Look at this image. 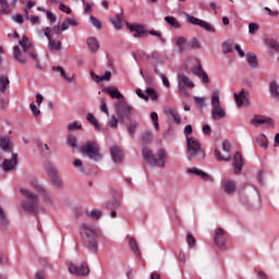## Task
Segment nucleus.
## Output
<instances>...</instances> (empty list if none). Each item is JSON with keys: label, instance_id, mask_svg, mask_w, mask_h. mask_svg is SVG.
I'll return each mask as SVG.
<instances>
[{"label": "nucleus", "instance_id": "obj_1", "mask_svg": "<svg viewBox=\"0 0 279 279\" xmlns=\"http://www.w3.org/2000/svg\"><path fill=\"white\" fill-rule=\"evenodd\" d=\"M19 45L22 47L23 52L19 46L13 47V58L16 60V62L20 64H26V62L29 60L27 56H29L34 62H38V54L36 53V49L27 36L24 35L22 40L19 41Z\"/></svg>", "mask_w": 279, "mask_h": 279}, {"label": "nucleus", "instance_id": "obj_2", "mask_svg": "<svg viewBox=\"0 0 279 279\" xmlns=\"http://www.w3.org/2000/svg\"><path fill=\"white\" fill-rule=\"evenodd\" d=\"M192 129L191 125H185V141L187 147V160L201 161L206 157V153L199 147V142L197 138L191 137Z\"/></svg>", "mask_w": 279, "mask_h": 279}, {"label": "nucleus", "instance_id": "obj_3", "mask_svg": "<svg viewBox=\"0 0 279 279\" xmlns=\"http://www.w3.org/2000/svg\"><path fill=\"white\" fill-rule=\"evenodd\" d=\"M80 235L83 236L85 248L97 252V239L100 238V230L95 226L83 223V226L80 227Z\"/></svg>", "mask_w": 279, "mask_h": 279}, {"label": "nucleus", "instance_id": "obj_4", "mask_svg": "<svg viewBox=\"0 0 279 279\" xmlns=\"http://www.w3.org/2000/svg\"><path fill=\"white\" fill-rule=\"evenodd\" d=\"M142 156L144 158V161L147 162V165H150L153 167L157 168H165L166 167V150L162 148L157 150V154L150 153V149L147 147H144L142 149Z\"/></svg>", "mask_w": 279, "mask_h": 279}, {"label": "nucleus", "instance_id": "obj_5", "mask_svg": "<svg viewBox=\"0 0 279 279\" xmlns=\"http://www.w3.org/2000/svg\"><path fill=\"white\" fill-rule=\"evenodd\" d=\"M113 109H116L117 117L110 118V128H117V123L129 120L132 116V105H129V102L120 101L113 105Z\"/></svg>", "mask_w": 279, "mask_h": 279}, {"label": "nucleus", "instance_id": "obj_6", "mask_svg": "<svg viewBox=\"0 0 279 279\" xmlns=\"http://www.w3.org/2000/svg\"><path fill=\"white\" fill-rule=\"evenodd\" d=\"M21 196H24V201L21 202V208L26 214L36 213V208H38V196L26 189H21Z\"/></svg>", "mask_w": 279, "mask_h": 279}, {"label": "nucleus", "instance_id": "obj_7", "mask_svg": "<svg viewBox=\"0 0 279 279\" xmlns=\"http://www.w3.org/2000/svg\"><path fill=\"white\" fill-rule=\"evenodd\" d=\"M80 151L83 153L85 157H88L90 160H100L99 147L95 141L85 142L83 147L80 148Z\"/></svg>", "mask_w": 279, "mask_h": 279}, {"label": "nucleus", "instance_id": "obj_8", "mask_svg": "<svg viewBox=\"0 0 279 279\" xmlns=\"http://www.w3.org/2000/svg\"><path fill=\"white\" fill-rule=\"evenodd\" d=\"M211 106H213V110H211L213 121L225 119V109L221 108V102L220 100H218V90H213Z\"/></svg>", "mask_w": 279, "mask_h": 279}, {"label": "nucleus", "instance_id": "obj_9", "mask_svg": "<svg viewBox=\"0 0 279 279\" xmlns=\"http://www.w3.org/2000/svg\"><path fill=\"white\" fill-rule=\"evenodd\" d=\"M185 20H186V23H190V25H197L202 29H205L206 32H210L211 34H215V32H217V29L213 26V24L204 20H201L198 17H195L193 15H190L189 13H185Z\"/></svg>", "mask_w": 279, "mask_h": 279}, {"label": "nucleus", "instance_id": "obj_10", "mask_svg": "<svg viewBox=\"0 0 279 279\" xmlns=\"http://www.w3.org/2000/svg\"><path fill=\"white\" fill-rule=\"evenodd\" d=\"M46 174H48V178L51 179V186L54 189L63 187V181L60 180L58 169H56L54 166H51V163H46Z\"/></svg>", "mask_w": 279, "mask_h": 279}, {"label": "nucleus", "instance_id": "obj_11", "mask_svg": "<svg viewBox=\"0 0 279 279\" xmlns=\"http://www.w3.org/2000/svg\"><path fill=\"white\" fill-rule=\"evenodd\" d=\"M194 89V83L191 82V80L187 78V76L181 74L179 75V95H182V97H191V94L187 93V89Z\"/></svg>", "mask_w": 279, "mask_h": 279}, {"label": "nucleus", "instance_id": "obj_12", "mask_svg": "<svg viewBox=\"0 0 279 279\" xmlns=\"http://www.w3.org/2000/svg\"><path fill=\"white\" fill-rule=\"evenodd\" d=\"M29 187L36 193L43 194L44 199H46V205L51 206L54 205V197L45 193V187L41 186L40 183L36 179L29 180Z\"/></svg>", "mask_w": 279, "mask_h": 279}, {"label": "nucleus", "instance_id": "obj_13", "mask_svg": "<svg viewBox=\"0 0 279 279\" xmlns=\"http://www.w3.org/2000/svg\"><path fill=\"white\" fill-rule=\"evenodd\" d=\"M126 28L133 34L134 38H145L147 36V28L143 24H130L126 22Z\"/></svg>", "mask_w": 279, "mask_h": 279}, {"label": "nucleus", "instance_id": "obj_14", "mask_svg": "<svg viewBox=\"0 0 279 279\" xmlns=\"http://www.w3.org/2000/svg\"><path fill=\"white\" fill-rule=\"evenodd\" d=\"M222 151H225V155H221V151H218L217 149L214 150V155H216V160L228 162V160H231V156L228 154L231 153V143L228 141L222 142Z\"/></svg>", "mask_w": 279, "mask_h": 279}, {"label": "nucleus", "instance_id": "obj_15", "mask_svg": "<svg viewBox=\"0 0 279 279\" xmlns=\"http://www.w3.org/2000/svg\"><path fill=\"white\" fill-rule=\"evenodd\" d=\"M234 104L238 108L250 106V93L243 89L240 93H234Z\"/></svg>", "mask_w": 279, "mask_h": 279}, {"label": "nucleus", "instance_id": "obj_16", "mask_svg": "<svg viewBox=\"0 0 279 279\" xmlns=\"http://www.w3.org/2000/svg\"><path fill=\"white\" fill-rule=\"evenodd\" d=\"M68 270L70 274L76 275V276H85L88 275V265L85 263L80 264V266L68 264Z\"/></svg>", "mask_w": 279, "mask_h": 279}, {"label": "nucleus", "instance_id": "obj_17", "mask_svg": "<svg viewBox=\"0 0 279 279\" xmlns=\"http://www.w3.org/2000/svg\"><path fill=\"white\" fill-rule=\"evenodd\" d=\"M45 36L48 38V47L50 51H60L62 49V44L51 39V27L47 26L45 28Z\"/></svg>", "mask_w": 279, "mask_h": 279}, {"label": "nucleus", "instance_id": "obj_18", "mask_svg": "<svg viewBox=\"0 0 279 279\" xmlns=\"http://www.w3.org/2000/svg\"><path fill=\"white\" fill-rule=\"evenodd\" d=\"M183 66L185 71H202V63L197 58H189L184 63Z\"/></svg>", "mask_w": 279, "mask_h": 279}, {"label": "nucleus", "instance_id": "obj_19", "mask_svg": "<svg viewBox=\"0 0 279 279\" xmlns=\"http://www.w3.org/2000/svg\"><path fill=\"white\" fill-rule=\"evenodd\" d=\"M213 243L216 244V247H225V230H222L221 228L216 229V233H214L213 236Z\"/></svg>", "mask_w": 279, "mask_h": 279}, {"label": "nucleus", "instance_id": "obj_20", "mask_svg": "<svg viewBox=\"0 0 279 279\" xmlns=\"http://www.w3.org/2000/svg\"><path fill=\"white\" fill-rule=\"evenodd\" d=\"M14 167H17V154H11V160L2 161V170H5V172L11 171Z\"/></svg>", "mask_w": 279, "mask_h": 279}, {"label": "nucleus", "instance_id": "obj_21", "mask_svg": "<svg viewBox=\"0 0 279 279\" xmlns=\"http://www.w3.org/2000/svg\"><path fill=\"white\" fill-rule=\"evenodd\" d=\"M110 159L113 160V163L122 162V149L119 146H110Z\"/></svg>", "mask_w": 279, "mask_h": 279}, {"label": "nucleus", "instance_id": "obj_22", "mask_svg": "<svg viewBox=\"0 0 279 279\" xmlns=\"http://www.w3.org/2000/svg\"><path fill=\"white\" fill-rule=\"evenodd\" d=\"M163 114L166 116V119L171 120L175 124H180L181 123V117L178 116V111H175V109L166 108L163 110Z\"/></svg>", "mask_w": 279, "mask_h": 279}, {"label": "nucleus", "instance_id": "obj_23", "mask_svg": "<svg viewBox=\"0 0 279 279\" xmlns=\"http://www.w3.org/2000/svg\"><path fill=\"white\" fill-rule=\"evenodd\" d=\"M187 174H194L201 178L202 180L209 182L213 181V177H209V174H206V172H203L202 170L197 168H187Z\"/></svg>", "mask_w": 279, "mask_h": 279}, {"label": "nucleus", "instance_id": "obj_24", "mask_svg": "<svg viewBox=\"0 0 279 279\" xmlns=\"http://www.w3.org/2000/svg\"><path fill=\"white\" fill-rule=\"evenodd\" d=\"M231 167H234V174H240V169L243 167V157L240 156V153H234L233 163Z\"/></svg>", "mask_w": 279, "mask_h": 279}, {"label": "nucleus", "instance_id": "obj_25", "mask_svg": "<svg viewBox=\"0 0 279 279\" xmlns=\"http://www.w3.org/2000/svg\"><path fill=\"white\" fill-rule=\"evenodd\" d=\"M266 46L269 49L268 53H270V56H274V53H278L279 51L278 40L268 38L266 39Z\"/></svg>", "mask_w": 279, "mask_h": 279}, {"label": "nucleus", "instance_id": "obj_26", "mask_svg": "<svg viewBox=\"0 0 279 279\" xmlns=\"http://www.w3.org/2000/svg\"><path fill=\"white\" fill-rule=\"evenodd\" d=\"M87 47L90 51V53H96V51H99V41L95 37H88L86 39Z\"/></svg>", "mask_w": 279, "mask_h": 279}, {"label": "nucleus", "instance_id": "obj_27", "mask_svg": "<svg viewBox=\"0 0 279 279\" xmlns=\"http://www.w3.org/2000/svg\"><path fill=\"white\" fill-rule=\"evenodd\" d=\"M268 93L271 94V98L278 100L279 104V84L271 82L268 84Z\"/></svg>", "mask_w": 279, "mask_h": 279}, {"label": "nucleus", "instance_id": "obj_28", "mask_svg": "<svg viewBox=\"0 0 279 279\" xmlns=\"http://www.w3.org/2000/svg\"><path fill=\"white\" fill-rule=\"evenodd\" d=\"M58 73L64 82L73 83L76 81V74H73L72 71H59Z\"/></svg>", "mask_w": 279, "mask_h": 279}, {"label": "nucleus", "instance_id": "obj_29", "mask_svg": "<svg viewBox=\"0 0 279 279\" xmlns=\"http://www.w3.org/2000/svg\"><path fill=\"white\" fill-rule=\"evenodd\" d=\"M114 29H123V13L117 14L110 19Z\"/></svg>", "mask_w": 279, "mask_h": 279}, {"label": "nucleus", "instance_id": "obj_30", "mask_svg": "<svg viewBox=\"0 0 279 279\" xmlns=\"http://www.w3.org/2000/svg\"><path fill=\"white\" fill-rule=\"evenodd\" d=\"M245 58L251 69H256V66H258V58L256 57V53L247 52Z\"/></svg>", "mask_w": 279, "mask_h": 279}, {"label": "nucleus", "instance_id": "obj_31", "mask_svg": "<svg viewBox=\"0 0 279 279\" xmlns=\"http://www.w3.org/2000/svg\"><path fill=\"white\" fill-rule=\"evenodd\" d=\"M252 123L253 126H258L263 124L271 125V119L262 116H256L255 118H253Z\"/></svg>", "mask_w": 279, "mask_h": 279}, {"label": "nucleus", "instance_id": "obj_32", "mask_svg": "<svg viewBox=\"0 0 279 279\" xmlns=\"http://www.w3.org/2000/svg\"><path fill=\"white\" fill-rule=\"evenodd\" d=\"M88 73H90L92 81H94L95 83L110 81V72H106L105 75H97L95 74V72H88Z\"/></svg>", "mask_w": 279, "mask_h": 279}, {"label": "nucleus", "instance_id": "obj_33", "mask_svg": "<svg viewBox=\"0 0 279 279\" xmlns=\"http://www.w3.org/2000/svg\"><path fill=\"white\" fill-rule=\"evenodd\" d=\"M222 190L225 194H228V195L234 194V190H235L234 181H231V180L225 181L222 185Z\"/></svg>", "mask_w": 279, "mask_h": 279}, {"label": "nucleus", "instance_id": "obj_34", "mask_svg": "<svg viewBox=\"0 0 279 279\" xmlns=\"http://www.w3.org/2000/svg\"><path fill=\"white\" fill-rule=\"evenodd\" d=\"M165 21L168 25H170V27H173V29H180L182 27V25H180V22L178 21V19H175L173 16H166Z\"/></svg>", "mask_w": 279, "mask_h": 279}, {"label": "nucleus", "instance_id": "obj_35", "mask_svg": "<svg viewBox=\"0 0 279 279\" xmlns=\"http://www.w3.org/2000/svg\"><path fill=\"white\" fill-rule=\"evenodd\" d=\"M133 58L137 62H143V60H148L149 56L143 50H137L133 53Z\"/></svg>", "mask_w": 279, "mask_h": 279}, {"label": "nucleus", "instance_id": "obj_36", "mask_svg": "<svg viewBox=\"0 0 279 279\" xmlns=\"http://www.w3.org/2000/svg\"><path fill=\"white\" fill-rule=\"evenodd\" d=\"M107 95H109L110 98L119 99L120 101H117V104H119V102H124L125 104V100H122V94H119V90L116 89V88L107 89Z\"/></svg>", "mask_w": 279, "mask_h": 279}, {"label": "nucleus", "instance_id": "obj_37", "mask_svg": "<svg viewBox=\"0 0 279 279\" xmlns=\"http://www.w3.org/2000/svg\"><path fill=\"white\" fill-rule=\"evenodd\" d=\"M175 45L180 53H182L186 47V38L184 37H177Z\"/></svg>", "mask_w": 279, "mask_h": 279}, {"label": "nucleus", "instance_id": "obj_38", "mask_svg": "<svg viewBox=\"0 0 279 279\" xmlns=\"http://www.w3.org/2000/svg\"><path fill=\"white\" fill-rule=\"evenodd\" d=\"M138 73H142V78H144V83H146L147 85L154 84V75H151L150 72L142 71Z\"/></svg>", "mask_w": 279, "mask_h": 279}, {"label": "nucleus", "instance_id": "obj_39", "mask_svg": "<svg viewBox=\"0 0 279 279\" xmlns=\"http://www.w3.org/2000/svg\"><path fill=\"white\" fill-rule=\"evenodd\" d=\"M85 121H88V123H90L92 126H95V131L100 130V125L97 124V120L95 119V116H92V113H88L87 116H85Z\"/></svg>", "mask_w": 279, "mask_h": 279}, {"label": "nucleus", "instance_id": "obj_40", "mask_svg": "<svg viewBox=\"0 0 279 279\" xmlns=\"http://www.w3.org/2000/svg\"><path fill=\"white\" fill-rule=\"evenodd\" d=\"M54 34H61L62 32H66L69 29V23H66V20H64L61 25H58L57 27L52 28Z\"/></svg>", "mask_w": 279, "mask_h": 279}, {"label": "nucleus", "instance_id": "obj_41", "mask_svg": "<svg viewBox=\"0 0 279 279\" xmlns=\"http://www.w3.org/2000/svg\"><path fill=\"white\" fill-rule=\"evenodd\" d=\"M256 144L263 147V149L268 148V138L265 135L256 136Z\"/></svg>", "mask_w": 279, "mask_h": 279}, {"label": "nucleus", "instance_id": "obj_42", "mask_svg": "<svg viewBox=\"0 0 279 279\" xmlns=\"http://www.w3.org/2000/svg\"><path fill=\"white\" fill-rule=\"evenodd\" d=\"M129 248L132 250V254H135V256L141 255V252L137 250V242H135V239H129Z\"/></svg>", "mask_w": 279, "mask_h": 279}, {"label": "nucleus", "instance_id": "obj_43", "mask_svg": "<svg viewBox=\"0 0 279 279\" xmlns=\"http://www.w3.org/2000/svg\"><path fill=\"white\" fill-rule=\"evenodd\" d=\"M187 46L190 47V49H202V44H199V40H197V38L190 39Z\"/></svg>", "mask_w": 279, "mask_h": 279}, {"label": "nucleus", "instance_id": "obj_44", "mask_svg": "<svg viewBox=\"0 0 279 279\" xmlns=\"http://www.w3.org/2000/svg\"><path fill=\"white\" fill-rule=\"evenodd\" d=\"M107 210H117L119 208V201L110 199L106 205Z\"/></svg>", "mask_w": 279, "mask_h": 279}, {"label": "nucleus", "instance_id": "obj_45", "mask_svg": "<svg viewBox=\"0 0 279 279\" xmlns=\"http://www.w3.org/2000/svg\"><path fill=\"white\" fill-rule=\"evenodd\" d=\"M10 143H11V140L8 137L0 138V147H2V150L8 151V149H10L11 147Z\"/></svg>", "mask_w": 279, "mask_h": 279}, {"label": "nucleus", "instance_id": "obj_46", "mask_svg": "<svg viewBox=\"0 0 279 279\" xmlns=\"http://www.w3.org/2000/svg\"><path fill=\"white\" fill-rule=\"evenodd\" d=\"M9 84H10V81H8V77L5 76L0 77V93H4L8 89Z\"/></svg>", "mask_w": 279, "mask_h": 279}, {"label": "nucleus", "instance_id": "obj_47", "mask_svg": "<svg viewBox=\"0 0 279 279\" xmlns=\"http://www.w3.org/2000/svg\"><path fill=\"white\" fill-rule=\"evenodd\" d=\"M144 97L150 98V100L156 101V92L154 90V88H147L144 89Z\"/></svg>", "mask_w": 279, "mask_h": 279}, {"label": "nucleus", "instance_id": "obj_48", "mask_svg": "<svg viewBox=\"0 0 279 279\" xmlns=\"http://www.w3.org/2000/svg\"><path fill=\"white\" fill-rule=\"evenodd\" d=\"M8 8H10V4H8V1L0 0V14H8L10 11H8Z\"/></svg>", "mask_w": 279, "mask_h": 279}, {"label": "nucleus", "instance_id": "obj_49", "mask_svg": "<svg viewBox=\"0 0 279 279\" xmlns=\"http://www.w3.org/2000/svg\"><path fill=\"white\" fill-rule=\"evenodd\" d=\"M153 140H154V135H151L150 132H144L142 134V143L150 144V141Z\"/></svg>", "mask_w": 279, "mask_h": 279}, {"label": "nucleus", "instance_id": "obj_50", "mask_svg": "<svg viewBox=\"0 0 279 279\" xmlns=\"http://www.w3.org/2000/svg\"><path fill=\"white\" fill-rule=\"evenodd\" d=\"M8 227V217L4 215V211L1 210L0 207V228H5Z\"/></svg>", "mask_w": 279, "mask_h": 279}, {"label": "nucleus", "instance_id": "obj_51", "mask_svg": "<svg viewBox=\"0 0 279 279\" xmlns=\"http://www.w3.org/2000/svg\"><path fill=\"white\" fill-rule=\"evenodd\" d=\"M26 19L31 20L32 25H36L37 23H40V17L39 16H31L29 17V11L27 9L24 10Z\"/></svg>", "mask_w": 279, "mask_h": 279}, {"label": "nucleus", "instance_id": "obj_52", "mask_svg": "<svg viewBox=\"0 0 279 279\" xmlns=\"http://www.w3.org/2000/svg\"><path fill=\"white\" fill-rule=\"evenodd\" d=\"M222 52L223 53H232V43L230 41H225L222 43Z\"/></svg>", "mask_w": 279, "mask_h": 279}, {"label": "nucleus", "instance_id": "obj_53", "mask_svg": "<svg viewBox=\"0 0 279 279\" xmlns=\"http://www.w3.org/2000/svg\"><path fill=\"white\" fill-rule=\"evenodd\" d=\"M89 21L96 29H101V22L97 17L89 15Z\"/></svg>", "mask_w": 279, "mask_h": 279}, {"label": "nucleus", "instance_id": "obj_54", "mask_svg": "<svg viewBox=\"0 0 279 279\" xmlns=\"http://www.w3.org/2000/svg\"><path fill=\"white\" fill-rule=\"evenodd\" d=\"M85 216H88V218L97 220V218H100V210L85 211Z\"/></svg>", "mask_w": 279, "mask_h": 279}, {"label": "nucleus", "instance_id": "obj_55", "mask_svg": "<svg viewBox=\"0 0 279 279\" xmlns=\"http://www.w3.org/2000/svg\"><path fill=\"white\" fill-rule=\"evenodd\" d=\"M77 130H82V124H78V122H70V124H68V131L72 132Z\"/></svg>", "mask_w": 279, "mask_h": 279}, {"label": "nucleus", "instance_id": "obj_56", "mask_svg": "<svg viewBox=\"0 0 279 279\" xmlns=\"http://www.w3.org/2000/svg\"><path fill=\"white\" fill-rule=\"evenodd\" d=\"M194 73H197V77H201V81L204 82V84L209 83V76L206 75V72L197 71Z\"/></svg>", "mask_w": 279, "mask_h": 279}, {"label": "nucleus", "instance_id": "obj_57", "mask_svg": "<svg viewBox=\"0 0 279 279\" xmlns=\"http://www.w3.org/2000/svg\"><path fill=\"white\" fill-rule=\"evenodd\" d=\"M65 21L69 27H77V25H80V23L77 22V20H75V17H65Z\"/></svg>", "mask_w": 279, "mask_h": 279}, {"label": "nucleus", "instance_id": "obj_58", "mask_svg": "<svg viewBox=\"0 0 279 279\" xmlns=\"http://www.w3.org/2000/svg\"><path fill=\"white\" fill-rule=\"evenodd\" d=\"M259 26L256 23H250L248 24V34L253 35L256 34V32H258Z\"/></svg>", "mask_w": 279, "mask_h": 279}, {"label": "nucleus", "instance_id": "obj_59", "mask_svg": "<svg viewBox=\"0 0 279 279\" xmlns=\"http://www.w3.org/2000/svg\"><path fill=\"white\" fill-rule=\"evenodd\" d=\"M60 12H64L65 14H71V8L62 2H59Z\"/></svg>", "mask_w": 279, "mask_h": 279}, {"label": "nucleus", "instance_id": "obj_60", "mask_svg": "<svg viewBox=\"0 0 279 279\" xmlns=\"http://www.w3.org/2000/svg\"><path fill=\"white\" fill-rule=\"evenodd\" d=\"M264 12H266V14L268 16H272V19H278L279 12L278 11H271V9L265 7L264 8Z\"/></svg>", "mask_w": 279, "mask_h": 279}, {"label": "nucleus", "instance_id": "obj_61", "mask_svg": "<svg viewBox=\"0 0 279 279\" xmlns=\"http://www.w3.org/2000/svg\"><path fill=\"white\" fill-rule=\"evenodd\" d=\"M73 168L80 169V173H85V169L82 168V160H73Z\"/></svg>", "mask_w": 279, "mask_h": 279}, {"label": "nucleus", "instance_id": "obj_62", "mask_svg": "<svg viewBox=\"0 0 279 279\" xmlns=\"http://www.w3.org/2000/svg\"><path fill=\"white\" fill-rule=\"evenodd\" d=\"M68 145L72 148H76V137L73 135H68Z\"/></svg>", "mask_w": 279, "mask_h": 279}, {"label": "nucleus", "instance_id": "obj_63", "mask_svg": "<svg viewBox=\"0 0 279 279\" xmlns=\"http://www.w3.org/2000/svg\"><path fill=\"white\" fill-rule=\"evenodd\" d=\"M46 16L50 23H56V21L58 20L56 14H53V12L51 11H46Z\"/></svg>", "mask_w": 279, "mask_h": 279}, {"label": "nucleus", "instance_id": "obj_64", "mask_svg": "<svg viewBox=\"0 0 279 279\" xmlns=\"http://www.w3.org/2000/svg\"><path fill=\"white\" fill-rule=\"evenodd\" d=\"M234 49H235V51H238L239 58H245L246 54H245V51L243 50V48H241V45L236 44L234 46Z\"/></svg>", "mask_w": 279, "mask_h": 279}]
</instances>
